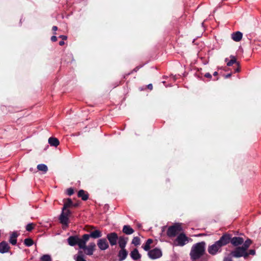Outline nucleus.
Listing matches in <instances>:
<instances>
[{
    "label": "nucleus",
    "instance_id": "nucleus-1",
    "mask_svg": "<svg viewBox=\"0 0 261 261\" xmlns=\"http://www.w3.org/2000/svg\"><path fill=\"white\" fill-rule=\"evenodd\" d=\"M206 243L204 241L194 244L190 252L192 261H207L210 256L205 254Z\"/></svg>",
    "mask_w": 261,
    "mask_h": 261
},
{
    "label": "nucleus",
    "instance_id": "nucleus-2",
    "mask_svg": "<svg viewBox=\"0 0 261 261\" xmlns=\"http://www.w3.org/2000/svg\"><path fill=\"white\" fill-rule=\"evenodd\" d=\"M226 246L224 239L223 235L220 238L219 240L216 241L213 244L209 245L207 248V252L212 255H216L218 253L222 252V247Z\"/></svg>",
    "mask_w": 261,
    "mask_h": 261
},
{
    "label": "nucleus",
    "instance_id": "nucleus-3",
    "mask_svg": "<svg viewBox=\"0 0 261 261\" xmlns=\"http://www.w3.org/2000/svg\"><path fill=\"white\" fill-rule=\"evenodd\" d=\"M223 237L226 245L229 243L236 247H240L244 243V239L240 237H233L232 234L228 232L223 233Z\"/></svg>",
    "mask_w": 261,
    "mask_h": 261
},
{
    "label": "nucleus",
    "instance_id": "nucleus-4",
    "mask_svg": "<svg viewBox=\"0 0 261 261\" xmlns=\"http://www.w3.org/2000/svg\"><path fill=\"white\" fill-rule=\"evenodd\" d=\"M127 241L126 239L121 238L119 241V246L120 248V250L118 251V257L119 261H122L124 260L127 255L128 252L125 249V247L127 244Z\"/></svg>",
    "mask_w": 261,
    "mask_h": 261
},
{
    "label": "nucleus",
    "instance_id": "nucleus-5",
    "mask_svg": "<svg viewBox=\"0 0 261 261\" xmlns=\"http://www.w3.org/2000/svg\"><path fill=\"white\" fill-rule=\"evenodd\" d=\"M182 230L181 225L179 223H175L174 225L170 226L167 229V235L169 238H173L180 231Z\"/></svg>",
    "mask_w": 261,
    "mask_h": 261
},
{
    "label": "nucleus",
    "instance_id": "nucleus-6",
    "mask_svg": "<svg viewBox=\"0 0 261 261\" xmlns=\"http://www.w3.org/2000/svg\"><path fill=\"white\" fill-rule=\"evenodd\" d=\"M121 238L126 239V241H128V239L127 237L124 236L118 237L117 233L115 232H110L107 234V239L111 246L116 245L117 242L119 244V241Z\"/></svg>",
    "mask_w": 261,
    "mask_h": 261
},
{
    "label": "nucleus",
    "instance_id": "nucleus-7",
    "mask_svg": "<svg viewBox=\"0 0 261 261\" xmlns=\"http://www.w3.org/2000/svg\"><path fill=\"white\" fill-rule=\"evenodd\" d=\"M190 239L184 233H181L174 241V245L176 246H184L189 242Z\"/></svg>",
    "mask_w": 261,
    "mask_h": 261
},
{
    "label": "nucleus",
    "instance_id": "nucleus-8",
    "mask_svg": "<svg viewBox=\"0 0 261 261\" xmlns=\"http://www.w3.org/2000/svg\"><path fill=\"white\" fill-rule=\"evenodd\" d=\"M148 255L150 258L155 259L162 256V252L160 249L155 248L148 252Z\"/></svg>",
    "mask_w": 261,
    "mask_h": 261
},
{
    "label": "nucleus",
    "instance_id": "nucleus-9",
    "mask_svg": "<svg viewBox=\"0 0 261 261\" xmlns=\"http://www.w3.org/2000/svg\"><path fill=\"white\" fill-rule=\"evenodd\" d=\"M67 241L68 244L70 246H75V245H78L79 248H80L81 246V242L80 238L77 235H74L70 236L67 239Z\"/></svg>",
    "mask_w": 261,
    "mask_h": 261
},
{
    "label": "nucleus",
    "instance_id": "nucleus-10",
    "mask_svg": "<svg viewBox=\"0 0 261 261\" xmlns=\"http://www.w3.org/2000/svg\"><path fill=\"white\" fill-rule=\"evenodd\" d=\"M95 246V244L93 242L90 243L87 246L86 245H84L83 247L80 246V249H83L85 251L86 254L88 255H91L93 253Z\"/></svg>",
    "mask_w": 261,
    "mask_h": 261
},
{
    "label": "nucleus",
    "instance_id": "nucleus-11",
    "mask_svg": "<svg viewBox=\"0 0 261 261\" xmlns=\"http://www.w3.org/2000/svg\"><path fill=\"white\" fill-rule=\"evenodd\" d=\"M244 250L241 247H236L233 250H232L229 254L232 257L239 258L242 257V253Z\"/></svg>",
    "mask_w": 261,
    "mask_h": 261
},
{
    "label": "nucleus",
    "instance_id": "nucleus-12",
    "mask_svg": "<svg viewBox=\"0 0 261 261\" xmlns=\"http://www.w3.org/2000/svg\"><path fill=\"white\" fill-rule=\"evenodd\" d=\"M97 245L100 250H105L109 247V243L105 238L99 239Z\"/></svg>",
    "mask_w": 261,
    "mask_h": 261
},
{
    "label": "nucleus",
    "instance_id": "nucleus-13",
    "mask_svg": "<svg viewBox=\"0 0 261 261\" xmlns=\"http://www.w3.org/2000/svg\"><path fill=\"white\" fill-rule=\"evenodd\" d=\"M59 219L61 224L65 225L67 226L68 225L69 218L67 216L65 215L64 211L62 210V213L59 216Z\"/></svg>",
    "mask_w": 261,
    "mask_h": 261
},
{
    "label": "nucleus",
    "instance_id": "nucleus-14",
    "mask_svg": "<svg viewBox=\"0 0 261 261\" xmlns=\"http://www.w3.org/2000/svg\"><path fill=\"white\" fill-rule=\"evenodd\" d=\"M10 247L6 241H2L0 243V253H5L9 251Z\"/></svg>",
    "mask_w": 261,
    "mask_h": 261
},
{
    "label": "nucleus",
    "instance_id": "nucleus-15",
    "mask_svg": "<svg viewBox=\"0 0 261 261\" xmlns=\"http://www.w3.org/2000/svg\"><path fill=\"white\" fill-rule=\"evenodd\" d=\"M77 196L81 198L83 201H86L89 198V194L84 190H80L77 192Z\"/></svg>",
    "mask_w": 261,
    "mask_h": 261
},
{
    "label": "nucleus",
    "instance_id": "nucleus-16",
    "mask_svg": "<svg viewBox=\"0 0 261 261\" xmlns=\"http://www.w3.org/2000/svg\"><path fill=\"white\" fill-rule=\"evenodd\" d=\"M243 37V34L240 31H237L231 34V38L236 42H239L241 40Z\"/></svg>",
    "mask_w": 261,
    "mask_h": 261
},
{
    "label": "nucleus",
    "instance_id": "nucleus-17",
    "mask_svg": "<svg viewBox=\"0 0 261 261\" xmlns=\"http://www.w3.org/2000/svg\"><path fill=\"white\" fill-rule=\"evenodd\" d=\"M130 255L131 258L134 260H137L139 259L141 257V254L139 253L138 250L137 248L134 249L131 252Z\"/></svg>",
    "mask_w": 261,
    "mask_h": 261
},
{
    "label": "nucleus",
    "instance_id": "nucleus-18",
    "mask_svg": "<svg viewBox=\"0 0 261 261\" xmlns=\"http://www.w3.org/2000/svg\"><path fill=\"white\" fill-rule=\"evenodd\" d=\"M18 236V234L16 231H13L11 234L9 239V242L12 245H15L17 244L16 238Z\"/></svg>",
    "mask_w": 261,
    "mask_h": 261
},
{
    "label": "nucleus",
    "instance_id": "nucleus-19",
    "mask_svg": "<svg viewBox=\"0 0 261 261\" xmlns=\"http://www.w3.org/2000/svg\"><path fill=\"white\" fill-rule=\"evenodd\" d=\"M230 58L231 59L230 60H228V58H226L225 59V61L226 62L228 61V62L227 63V66H231L234 63L237 64L238 66H240L239 63L237 61L236 57L234 56L231 55L230 56Z\"/></svg>",
    "mask_w": 261,
    "mask_h": 261
},
{
    "label": "nucleus",
    "instance_id": "nucleus-20",
    "mask_svg": "<svg viewBox=\"0 0 261 261\" xmlns=\"http://www.w3.org/2000/svg\"><path fill=\"white\" fill-rule=\"evenodd\" d=\"M122 232L127 234L129 235L134 232V230L128 225H125L122 228Z\"/></svg>",
    "mask_w": 261,
    "mask_h": 261
},
{
    "label": "nucleus",
    "instance_id": "nucleus-21",
    "mask_svg": "<svg viewBox=\"0 0 261 261\" xmlns=\"http://www.w3.org/2000/svg\"><path fill=\"white\" fill-rule=\"evenodd\" d=\"M48 142L50 146L54 147L58 146L60 144L59 140L57 138L53 137H50L48 139Z\"/></svg>",
    "mask_w": 261,
    "mask_h": 261
},
{
    "label": "nucleus",
    "instance_id": "nucleus-22",
    "mask_svg": "<svg viewBox=\"0 0 261 261\" xmlns=\"http://www.w3.org/2000/svg\"><path fill=\"white\" fill-rule=\"evenodd\" d=\"M89 234L90 237L93 239H97L101 237L102 236L101 231L98 229L91 231Z\"/></svg>",
    "mask_w": 261,
    "mask_h": 261
},
{
    "label": "nucleus",
    "instance_id": "nucleus-23",
    "mask_svg": "<svg viewBox=\"0 0 261 261\" xmlns=\"http://www.w3.org/2000/svg\"><path fill=\"white\" fill-rule=\"evenodd\" d=\"M64 203L62 208V210L63 211L68 207H72V205H73V202L70 198H67L66 200H64Z\"/></svg>",
    "mask_w": 261,
    "mask_h": 261
},
{
    "label": "nucleus",
    "instance_id": "nucleus-24",
    "mask_svg": "<svg viewBox=\"0 0 261 261\" xmlns=\"http://www.w3.org/2000/svg\"><path fill=\"white\" fill-rule=\"evenodd\" d=\"M91 238L90 236V234H84L83 236H82V238L81 239L80 238V244H81V246L82 247H83L84 245H86V242L88 241V240L89 239V238Z\"/></svg>",
    "mask_w": 261,
    "mask_h": 261
},
{
    "label": "nucleus",
    "instance_id": "nucleus-25",
    "mask_svg": "<svg viewBox=\"0 0 261 261\" xmlns=\"http://www.w3.org/2000/svg\"><path fill=\"white\" fill-rule=\"evenodd\" d=\"M252 241L251 239H247L245 241H244V243L242 244V246H241V247L244 250H247L248 248L252 244Z\"/></svg>",
    "mask_w": 261,
    "mask_h": 261
},
{
    "label": "nucleus",
    "instance_id": "nucleus-26",
    "mask_svg": "<svg viewBox=\"0 0 261 261\" xmlns=\"http://www.w3.org/2000/svg\"><path fill=\"white\" fill-rule=\"evenodd\" d=\"M37 168L38 170L46 173L48 170L47 166L44 164H40L37 165Z\"/></svg>",
    "mask_w": 261,
    "mask_h": 261
},
{
    "label": "nucleus",
    "instance_id": "nucleus-27",
    "mask_svg": "<svg viewBox=\"0 0 261 261\" xmlns=\"http://www.w3.org/2000/svg\"><path fill=\"white\" fill-rule=\"evenodd\" d=\"M152 241H153L151 239H148L146 241L145 244L144 246L143 247V249H144V250L148 251V252L150 250V245L152 243Z\"/></svg>",
    "mask_w": 261,
    "mask_h": 261
},
{
    "label": "nucleus",
    "instance_id": "nucleus-28",
    "mask_svg": "<svg viewBox=\"0 0 261 261\" xmlns=\"http://www.w3.org/2000/svg\"><path fill=\"white\" fill-rule=\"evenodd\" d=\"M24 244L27 247H30L34 244V241L30 238H26L24 240Z\"/></svg>",
    "mask_w": 261,
    "mask_h": 261
},
{
    "label": "nucleus",
    "instance_id": "nucleus-29",
    "mask_svg": "<svg viewBox=\"0 0 261 261\" xmlns=\"http://www.w3.org/2000/svg\"><path fill=\"white\" fill-rule=\"evenodd\" d=\"M132 243L135 245V246L139 245L140 243V238L138 237H134L132 240Z\"/></svg>",
    "mask_w": 261,
    "mask_h": 261
},
{
    "label": "nucleus",
    "instance_id": "nucleus-30",
    "mask_svg": "<svg viewBox=\"0 0 261 261\" xmlns=\"http://www.w3.org/2000/svg\"><path fill=\"white\" fill-rule=\"evenodd\" d=\"M42 261H51V257L48 254H44L41 257Z\"/></svg>",
    "mask_w": 261,
    "mask_h": 261
},
{
    "label": "nucleus",
    "instance_id": "nucleus-31",
    "mask_svg": "<svg viewBox=\"0 0 261 261\" xmlns=\"http://www.w3.org/2000/svg\"><path fill=\"white\" fill-rule=\"evenodd\" d=\"M74 259L75 261H86L84 258V256H74Z\"/></svg>",
    "mask_w": 261,
    "mask_h": 261
},
{
    "label": "nucleus",
    "instance_id": "nucleus-32",
    "mask_svg": "<svg viewBox=\"0 0 261 261\" xmlns=\"http://www.w3.org/2000/svg\"><path fill=\"white\" fill-rule=\"evenodd\" d=\"M34 227L32 223H29L26 225L25 229L28 231H31L33 229Z\"/></svg>",
    "mask_w": 261,
    "mask_h": 261
},
{
    "label": "nucleus",
    "instance_id": "nucleus-33",
    "mask_svg": "<svg viewBox=\"0 0 261 261\" xmlns=\"http://www.w3.org/2000/svg\"><path fill=\"white\" fill-rule=\"evenodd\" d=\"M74 193V190L72 188H68L66 191V194L69 195L71 196L73 195Z\"/></svg>",
    "mask_w": 261,
    "mask_h": 261
},
{
    "label": "nucleus",
    "instance_id": "nucleus-34",
    "mask_svg": "<svg viewBox=\"0 0 261 261\" xmlns=\"http://www.w3.org/2000/svg\"><path fill=\"white\" fill-rule=\"evenodd\" d=\"M231 256H230L229 254L227 255V256H225L223 258V261H233L232 259Z\"/></svg>",
    "mask_w": 261,
    "mask_h": 261
},
{
    "label": "nucleus",
    "instance_id": "nucleus-35",
    "mask_svg": "<svg viewBox=\"0 0 261 261\" xmlns=\"http://www.w3.org/2000/svg\"><path fill=\"white\" fill-rule=\"evenodd\" d=\"M249 254L247 252V250H244L243 253H242V257H243L244 259H247L248 257L249 256Z\"/></svg>",
    "mask_w": 261,
    "mask_h": 261
},
{
    "label": "nucleus",
    "instance_id": "nucleus-36",
    "mask_svg": "<svg viewBox=\"0 0 261 261\" xmlns=\"http://www.w3.org/2000/svg\"><path fill=\"white\" fill-rule=\"evenodd\" d=\"M64 214L68 217L71 214V212L70 210L66 208L64 210Z\"/></svg>",
    "mask_w": 261,
    "mask_h": 261
},
{
    "label": "nucleus",
    "instance_id": "nucleus-37",
    "mask_svg": "<svg viewBox=\"0 0 261 261\" xmlns=\"http://www.w3.org/2000/svg\"><path fill=\"white\" fill-rule=\"evenodd\" d=\"M247 252L249 255H254L256 253L255 250L254 249H250Z\"/></svg>",
    "mask_w": 261,
    "mask_h": 261
},
{
    "label": "nucleus",
    "instance_id": "nucleus-38",
    "mask_svg": "<svg viewBox=\"0 0 261 261\" xmlns=\"http://www.w3.org/2000/svg\"><path fill=\"white\" fill-rule=\"evenodd\" d=\"M204 76L205 77H206V78H208L209 79H212V75H211V73H210L209 72H207V73H206L204 75Z\"/></svg>",
    "mask_w": 261,
    "mask_h": 261
},
{
    "label": "nucleus",
    "instance_id": "nucleus-39",
    "mask_svg": "<svg viewBox=\"0 0 261 261\" xmlns=\"http://www.w3.org/2000/svg\"><path fill=\"white\" fill-rule=\"evenodd\" d=\"M143 65H140V66H137L136 67H135L133 71H135V72H137L138 70H139V69H140L141 68H142L143 67Z\"/></svg>",
    "mask_w": 261,
    "mask_h": 261
},
{
    "label": "nucleus",
    "instance_id": "nucleus-40",
    "mask_svg": "<svg viewBox=\"0 0 261 261\" xmlns=\"http://www.w3.org/2000/svg\"><path fill=\"white\" fill-rule=\"evenodd\" d=\"M50 39L51 41L56 42L57 40V37L55 35H54L51 37Z\"/></svg>",
    "mask_w": 261,
    "mask_h": 261
},
{
    "label": "nucleus",
    "instance_id": "nucleus-41",
    "mask_svg": "<svg viewBox=\"0 0 261 261\" xmlns=\"http://www.w3.org/2000/svg\"><path fill=\"white\" fill-rule=\"evenodd\" d=\"M75 256H84V254H83V252L81 250H79L78 251V253H77V255H75Z\"/></svg>",
    "mask_w": 261,
    "mask_h": 261
},
{
    "label": "nucleus",
    "instance_id": "nucleus-42",
    "mask_svg": "<svg viewBox=\"0 0 261 261\" xmlns=\"http://www.w3.org/2000/svg\"><path fill=\"white\" fill-rule=\"evenodd\" d=\"M59 38H61L62 39V40H65L67 39V36H66L65 35H60L59 36Z\"/></svg>",
    "mask_w": 261,
    "mask_h": 261
},
{
    "label": "nucleus",
    "instance_id": "nucleus-43",
    "mask_svg": "<svg viewBox=\"0 0 261 261\" xmlns=\"http://www.w3.org/2000/svg\"><path fill=\"white\" fill-rule=\"evenodd\" d=\"M231 76V73H228L227 74L224 75L225 79H228Z\"/></svg>",
    "mask_w": 261,
    "mask_h": 261
},
{
    "label": "nucleus",
    "instance_id": "nucleus-44",
    "mask_svg": "<svg viewBox=\"0 0 261 261\" xmlns=\"http://www.w3.org/2000/svg\"><path fill=\"white\" fill-rule=\"evenodd\" d=\"M147 86L148 89H149L150 90H151L153 88V86L151 84H148Z\"/></svg>",
    "mask_w": 261,
    "mask_h": 261
},
{
    "label": "nucleus",
    "instance_id": "nucleus-45",
    "mask_svg": "<svg viewBox=\"0 0 261 261\" xmlns=\"http://www.w3.org/2000/svg\"><path fill=\"white\" fill-rule=\"evenodd\" d=\"M64 44H65V42H64V40L60 41H59V44L60 46H62V45H63Z\"/></svg>",
    "mask_w": 261,
    "mask_h": 261
},
{
    "label": "nucleus",
    "instance_id": "nucleus-46",
    "mask_svg": "<svg viewBox=\"0 0 261 261\" xmlns=\"http://www.w3.org/2000/svg\"><path fill=\"white\" fill-rule=\"evenodd\" d=\"M58 30V27L57 26H53L52 28V30L54 32H56Z\"/></svg>",
    "mask_w": 261,
    "mask_h": 261
},
{
    "label": "nucleus",
    "instance_id": "nucleus-47",
    "mask_svg": "<svg viewBox=\"0 0 261 261\" xmlns=\"http://www.w3.org/2000/svg\"><path fill=\"white\" fill-rule=\"evenodd\" d=\"M240 70V69L239 68V66H238V68H237L236 69H235V72H239Z\"/></svg>",
    "mask_w": 261,
    "mask_h": 261
},
{
    "label": "nucleus",
    "instance_id": "nucleus-48",
    "mask_svg": "<svg viewBox=\"0 0 261 261\" xmlns=\"http://www.w3.org/2000/svg\"><path fill=\"white\" fill-rule=\"evenodd\" d=\"M78 206H79V204L78 203H73V205H72V206L74 207H77Z\"/></svg>",
    "mask_w": 261,
    "mask_h": 261
},
{
    "label": "nucleus",
    "instance_id": "nucleus-49",
    "mask_svg": "<svg viewBox=\"0 0 261 261\" xmlns=\"http://www.w3.org/2000/svg\"><path fill=\"white\" fill-rule=\"evenodd\" d=\"M218 72L215 71V72H214V73H213V75H214V76H216V75H218Z\"/></svg>",
    "mask_w": 261,
    "mask_h": 261
},
{
    "label": "nucleus",
    "instance_id": "nucleus-50",
    "mask_svg": "<svg viewBox=\"0 0 261 261\" xmlns=\"http://www.w3.org/2000/svg\"><path fill=\"white\" fill-rule=\"evenodd\" d=\"M21 20H22V18H21V19H20V23L21 22Z\"/></svg>",
    "mask_w": 261,
    "mask_h": 261
}]
</instances>
